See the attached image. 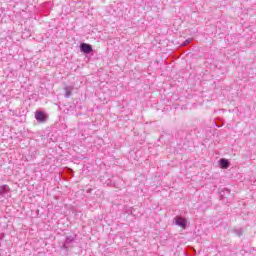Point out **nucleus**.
Segmentation results:
<instances>
[{"label":"nucleus","instance_id":"obj_5","mask_svg":"<svg viewBox=\"0 0 256 256\" xmlns=\"http://www.w3.org/2000/svg\"><path fill=\"white\" fill-rule=\"evenodd\" d=\"M9 191H11V188L8 185H0V195L2 197H5Z\"/></svg>","mask_w":256,"mask_h":256},{"label":"nucleus","instance_id":"obj_4","mask_svg":"<svg viewBox=\"0 0 256 256\" xmlns=\"http://www.w3.org/2000/svg\"><path fill=\"white\" fill-rule=\"evenodd\" d=\"M35 119L40 123H45L47 121V115L42 111H38L35 113Z\"/></svg>","mask_w":256,"mask_h":256},{"label":"nucleus","instance_id":"obj_8","mask_svg":"<svg viewBox=\"0 0 256 256\" xmlns=\"http://www.w3.org/2000/svg\"><path fill=\"white\" fill-rule=\"evenodd\" d=\"M192 41L193 39H186L182 45L185 47L186 45H189V43H191Z\"/></svg>","mask_w":256,"mask_h":256},{"label":"nucleus","instance_id":"obj_2","mask_svg":"<svg viewBox=\"0 0 256 256\" xmlns=\"http://www.w3.org/2000/svg\"><path fill=\"white\" fill-rule=\"evenodd\" d=\"M75 242V237L68 236L66 240L61 245V249H70V247H73V243Z\"/></svg>","mask_w":256,"mask_h":256},{"label":"nucleus","instance_id":"obj_1","mask_svg":"<svg viewBox=\"0 0 256 256\" xmlns=\"http://www.w3.org/2000/svg\"><path fill=\"white\" fill-rule=\"evenodd\" d=\"M174 223L175 225H177L178 227H181L182 229H185L187 227V219L181 216H176L174 218Z\"/></svg>","mask_w":256,"mask_h":256},{"label":"nucleus","instance_id":"obj_7","mask_svg":"<svg viewBox=\"0 0 256 256\" xmlns=\"http://www.w3.org/2000/svg\"><path fill=\"white\" fill-rule=\"evenodd\" d=\"M219 163L222 169H228L229 161L227 159L222 158L220 159Z\"/></svg>","mask_w":256,"mask_h":256},{"label":"nucleus","instance_id":"obj_6","mask_svg":"<svg viewBox=\"0 0 256 256\" xmlns=\"http://www.w3.org/2000/svg\"><path fill=\"white\" fill-rule=\"evenodd\" d=\"M64 90H65L64 97H66V99H69V97H71V95L73 94V86H66Z\"/></svg>","mask_w":256,"mask_h":256},{"label":"nucleus","instance_id":"obj_9","mask_svg":"<svg viewBox=\"0 0 256 256\" xmlns=\"http://www.w3.org/2000/svg\"><path fill=\"white\" fill-rule=\"evenodd\" d=\"M236 233H237V235H238L239 237H241V235H243V230H241V229H240V230H237Z\"/></svg>","mask_w":256,"mask_h":256},{"label":"nucleus","instance_id":"obj_3","mask_svg":"<svg viewBox=\"0 0 256 256\" xmlns=\"http://www.w3.org/2000/svg\"><path fill=\"white\" fill-rule=\"evenodd\" d=\"M80 51L82 53H86L87 55H89V53L93 52V47L90 44L82 43L80 45Z\"/></svg>","mask_w":256,"mask_h":256}]
</instances>
